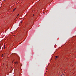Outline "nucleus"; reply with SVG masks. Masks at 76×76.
I'll return each mask as SVG.
<instances>
[{"mask_svg":"<svg viewBox=\"0 0 76 76\" xmlns=\"http://www.w3.org/2000/svg\"><path fill=\"white\" fill-rule=\"evenodd\" d=\"M58 56H56L55 58L56 59L57 58H58Z\"/></svg>","mask_w":76,"mask_h":76,"instance_id":"1","label":"nucleus"},{"mask_svg":"<svg viewBox=\"0 0 76 76\" xmlns=\"http://www.w3.org/2000/svg\"><path fill=\"white\" fill-rule=\"evenodd\" d=\"M16 63L17 64H18V61H16Z\"/></svg>","mask_w":76,"mask_h":76,"instance_id":"2","label":"nucleus"},{"mask_svg":"<svg viewBox=\"0 0 76 76\" xmlns=\"http://www.w3.org/2000/svg\"><path fill=\"white\" fill-rule=\"evenodd\" d=\"M15 9H16V8H15V9H14L13 10V11H15Z\"/></svg>","mask_w":76,"mask_h":76,"instance_id":"3","label":"nucleus"},{"mask_svg":"<svg viewBox=\"0 0 76 76\" xmlns=\"http://www.w3.org/2000/svg\"><path fill=\"white\" fill-rule=\"evenodd\" d=\"M4 49H5V45H4Z\"/></svg>","mask_w":76,"mask_h":76,"instance_id":"4","label":"nucleus"},{"mask_svg":"<svg viewBox=\"0 0 76 76\" xmlns=\"http://www.w3.org/2000/svg\"><path fill=\"white\" fill-rule=\"evenodd\" d=\"M19 14H18V15L17 16V17L18 16H19Z\"/></svg>","mask_w":76,"mask_h":76,"instance_id":"5","label":"nucleus"},{"mask_svg":"<svg viewBox=\"0 0 76 76\" xmlns=\"http://www.w3.org/2000/svg\"><path fill=\"white\" fill-rule=\"evenodd\" d=\"M14 63H15V64H16V62H14Z\"/></svg>","mask_w":76,"mask_h":76,"instance_id":"6","label":"nucleus"},{"mask_svg":"<svg viewBox=\"0 0 76 76\" xmlns=\"http://www.w3.org/2000/svg\"><path fill=\"white\" fill-rule=\"evenodd\" d=\"M2 57H3V55H2Z\"/></svg>","mask_w":76,"mask_h":76,"instance_id":"7","label":"nucleus"},{"mask_svg":"<svg viewBox=\"0 0 76 76\" xmlns=\"http://www.w3.org/2000/svg\"><path fill=\"white\" fill-rule=\"evenodd\" d=\"M33 16H34V14H33Z\"/></svg>","mask_w":76,"mask_h":76,"instance_id":"8","label":"nucleus"},{"mask_svg":"<svg viewBox=\"0 0 76 76\" xmlns=\"http://www.w3.org/2000/svg\"><path fill=\"white\" fill-rule=\"evenodd\" d=\"M1 47H0V49H1Z\"/></svg>","mask_w":76,"mask_h":76,"instance_id":"9","label":"nucleus"},{"mask_svg":"<svg viewBox=\"0 0 76 76\" xmlns=\"http://www.w3.org/2000/svg\"><path fill=\"white\" fill-rule=\"evenodd\" d=\"M12 63H13V61Z\"/></svg>","mask_w":76,"mask_h":76,"instance_id":"10","label":"nucleus"},{"mask_svg":"<svg viewBox=\"0 0 76 76\" xmlns=\"http://www.w3.org/2000/svg\"><path fill=\"white\" fill-rule=\"evenodd\" d=\"M21 23H22V22H21Z\"/></svg>","mask_w":76,"mask_h":76,"instance_id":"11","label":"nucleus"},{"mask_svg":"<svg viewBox=\"0 0 76 76\" xmlns=\"http://www.w3.org/2000/svg\"><path fill=\"white\" fill-rule=\"evenodd\" d=\"M63 75H64V74H63Z\"/></svg>","mask_w":76,"mask_h":76,"instance_id":"12","label":"nucleus"},{"mask_svg":"<svg viewBox=\"0 0 76 76\" xmlns=\"http://www.w3.org/2000/svg\"><path fill=\"white\" fill-rule=\"evenodd\" d=\"M15 35H14V36H15Z\"/></svg>","mask_w":76,"mask_h":76,"instance_id":"13","label":"nucleus"},{"mask_svg":"<svg viewBox=\"0 0 76 76\" xmlns=\"http://www.w3.org/2000/svg\"><path fill=\"white\" fill-rule=\"evenodd\" d=\"M61 76H62V75H61Z\"/></svg>","mask_w":76,"mask_h":76,"instance_id":"14","label":"nucleus"}]
</instances>
